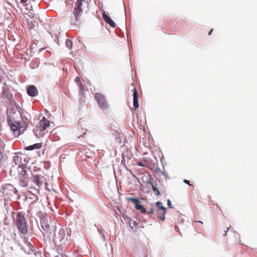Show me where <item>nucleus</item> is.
I'll return each mask as SVG.
<instances>
[{
	"label": "nucleus",
	"instance_id": "obj_1",
	"mask_svg": "<svg viewBox=\"0 0 257 257\" xmlns=\"http://www.w3.org/2000/svg\"><path fill=\"white\" fill-rule=\"evenodd\" d=\"M70 235L71 231L67 228H61L55 233L53 241L57 250L63 251L69 248L72 242Z\"/></svg>",
	"mask_w": 257,
	"mask_h": 257
},
{
	"label": "nucleus",
	"instance_id": "obj_2",
	"mask_svg": "<svg viewBox=\"0 0 257 257\" xmlns=\"http://www.w3.org/2000/svg\"><path fill=\"white\" fill-rule=\"evenodd\" d=\"M52 222L46 217H42L40 220V225L42 229L43 235L48 239H50L52 232L55 231L56 219L53 217Z\"/></svg>",
	"mask_w": 257,
	"mask_h": 257
},
{
	"label": "nucleus",
	"instance_id": "obj_3",
	"mask_svg": "<svg viewBox=\"0 0 257 257\" xmlns=\"http://www.w3.org/2000/svg\"><path fill=\"white\" fill-rule=\"evenodd\" d=\"M12 213L16 214L15 216H13V218L14 224L18 228L19 231L24 235L26 234L28 232V229L24 214L22 212L15 213L14 212Z\"/></svg>",
	"mask_w": 257,
	"mask_h": 257
},
{
	"label": "nucleus",
	"instance_id": "obj_4",
	"mask_svg": "<svg viewBox=\"0 0 257 257\" xmlns=\"http://www.w3.org/2000/svg\"><path fill=\"white\" fill-rule=\"evenodd\" d=\"M19 173L18 177L20 180V184L23 187H26L28 185L29 176L26 170L21 167L13 166L10 171L11 176L16 177V172Z\"/></svg>",
	"mask_w": 257,
	"mask_h": 257
},
{
	"label": "nucleus",
	"instance_id": "obj_5",
	"mask_svg": "<svg viewBox=\"0 0 257 257\" xmlns=\"http://www.w3.org/2000/svg\"><path fill=\"white\" fill-rule=\"evenodd\" d=\"M12 130L14 132V135L18 136L20 135L21 131H23L26 130V125H22L20 122L18 121H15L12 123L11 126Z\"/></svg>",
	"mask_w": 257,
	"mask_h": 257
},
{
	"label": "nucleus",
	"instance_id": "obj_6",
	"mask_svg": "<svg viewBox=\"0 0 257 257\" xmlns=\"http://www.w3.org/2000/svg\"><path fill=\"white\" fill-rule=\"evenodd\" d=\"M95 98L97 100L99 107L102 109H105L107 108V103L103 94L98 92L96 93L95 94Z\"/></svg>",
	"mask_w": 257,
	"mask_h": 257
},
{
	"label": "nucleus",
	"instance_id": "obj_7",
	"mask_svg": "<svg viewBox=\"0 0 257 257\" xmlns=\"http://www.w3.org/2000/svg\"><path fill=\"white\" fill-rule=\"evenodd\" d=\"M156 206L157 207L156 211L157 212L159 218L163 221L165 220L166 208L163 205L162 203L160 201L156 203Z\"/></svg>",
	"mask_w": 257,
	"mask_h": 257
},
{
	"label": "nucleus",
	"instance_id": "obj_8",
	"mask_svg": "<svg viewBox=\"0 0 257 257\" xmlns=\"http://www.w3.org/2000/svg\"><path fill=\"white\" fill-rule=\"evenodd\" d=\"M50 126V122L45 117H43V119L39 122L37 125L38 129L41 132L45 131L48 132V130Z\"/></svg>",
	"mask_w": 257,
	"mask_h": 257
},
{
	"label": "nucleus",
	"instance_id": "obj_9",
	"mask_svg": "<svg viewBox=\"0 0 257 257\" xmlns=\"http://www.w3.org/2000/svg\"><path fill=\"white\" fill-rule=\"evenodd\" d=\"M21 246L22 249L27 254L31 253L33 250V245L27 240H25Z\"/></svg>",
	"mask_w": 257,
	"mask_h": 257
},
{
	"label": "nucleus",
	"instance_id": "obj_10",
	"mask_svg": "<svg viewBox=\"0 0 257 257\" xmlns=\"http://www.w3.org/2000/svg\"><path fill=\"white\" fill-rule=\"evenodd\" d=\"M102 17L104 21L110 25L112 28H115L116 27V25L115 23L112 20V19L106 14L104 11H103L102 13Z\"/></svg>",
	"mask_w": 257,
	"mask_h": 257
},
{
	"label": "nucleus",
	"instance_id": "obj_11",
	"mask_svg": "<svg viewBox=\"0 0 257 257\" xmlns=\"http://www.w3.org/2000/svg\"><path fill=\"white\" fill-rule=\"evenodd\" d=\"M133 105L135 109H137L139 107L138 102V93L137 89L134 86L133 90Z\"/></svg>",
	"mask_w": 257,
	"mask_h": 257
},
{
	"label": "nucleus",
	"instance_id": "obj_12",
	"mask_svg": "<svg viewBox=\"0 0 257 257\" xmlns=\"http://www.w3.org/2000/svg\"><path fill=\"white\" fill-rule=\"evenodd\" d=\"M27 93L29 95L34 97L38 94V90L34 85L29 86L27 89Z\"/></svg>",
	"mask_w": 257,
	"mask_h": 257
},
{
	"label": "nucleus",
	"instance_id": "obj_13",
	"mask_svg": "<svg viewBox=\"0 0 257 257\" xmlns=\"http://www.w3.org/2000/svg\"><path fill=\"white\" fill-rule=\"evenodd\" d=\"M32 181L35 184L40 187L42 185V181L40 179V176L37 175H33L32 177Z\"/></svg>",
	"mask_w": 257,
	"mask_h": 257
},
{
	"label": "nucleus",
	"instance_id": "obj_14",
	"mask_svg": "<svg viewBox=\"0 0 257 257\" xmlns=\"http://www.w3.org/2000/svg\"><path fill=\"white\" fill-rule=\"evenodd\" d=\"M80 1H77L76 3L75 7L74 8V14L76 18H77V17L79 16V14L81 13V10L80 8V5H79V2Z\"/></svg>",
	"mask_w": 257,
	"mask_h": 257
},
{
	"label": "nucleus",
	"instance_id": "obj_15",
	"mask_svg": "<svg viewBox=\"0 0 257 257\" xmlns=\"http://www.w3.org/2000/svg\"><path fill=\"white\" fill-rule=\"evenodd\" d=\"M230 227L231 225L230 224L229 226H222L220 228V233L222 234L223 236H225Z\"/></svg>",
	"mask_w": 257,
	"mask_h": 257
},
{
	"label": "nucleus",
	"instance_id": "obj_16",
	"mask_svg": "<svg viewBox=\"0 0 257 257\" xmlns=\"http://www.w3.org/2000/svg\"><path fill=\"white\" fill-rule=\"evenodd\" d=\"M41 148V144H35L33 145H31L26 148V150H33L34 149H40Z\"/></svg>",
	"mask_w": 257,
	"mask_h": 257
},
{
	"label": "nucleus",
	"instance_id": "obj_17",
	"mask_svg": "<svg viewBox=\"0 0 257 257\" xmlns=\"http://www.w3.org/2000/svg\"><path fill=\"white\" fill-rule=\"evenodd\" d=\"M135 208L137 210H140L142 213H146L147 210L146 208L142 205L140 204V202L137 204L135 206Z\"/></svg>",
	"mask_w": 257,
	"mask_h": 257
},
{
	"label": "nucleus",
	"instance_id": "obj_18",
	"mask_svg": "<svg viewBox=\"0 0 257 257\" xmlns=\"http://www.w3.org/2000/svg\"><path fill=\"white\" fill-rule=\"evenodd\" d=\"M126 200L133 203L135 206L140 202L139 199L136 198L127 197L126 198Z\"/></svg>",
	"mask_w": 257,
	"mask_h": 257
},
{
	"label": "nucleus",
	"instance_id": "obj_19",
	"mask_svg": "<svg viewBox=\"0 0 257 257\" xmlns=\"http://www.w3.org/2000/svg\"><path fill=\"white\" fill-rule=\"evenodd\" d=\"M152 187L153 191L156 194V195L160 196L161 195L160 192L153 183H152Z\"/></svg>",
	"mask_w": 257,
	"mask_h": 257
},
{
	"label": "nucleus",
	"instance_id": "obj_20",
	"mask_svg": "<svg viewBox=\"0 0 257 257\" xmlns=\"http://www.w3.org/2000/svg\"><path fill=\"white\" fill-rule=\"evenodd\" d=\"M66 45L69 49H71L72 47V42L70 40L67 39L66 41Z\"/></svg>",
	"mask_w": 257,
	"mask_h": 257
},
{
	"label": "nucleus",
	"instance_id": "obj_21",
	"mask_svg": "<svg viewBox=\"0 0 257 257\" xmlns=\"http://www.w3.org/2000/svg\"><path fill=\"white\" fill-rule=\"evenodd\" d=\"M130 224L132 228H133V226L136 227L138 225L137 223L134 220L131 221Z\"/></svg>",
	"mask_w": 257,
	"mask_h": 257
},
{
	"label": "nucleus",
	"instance_id": "obj_22",
	"mask_svg": "<svg viewBox=\"0 0 257 257\" xmlns=\"http://www.w3.org/2000/svg\"><path fill=\"white\" fill-rule=\"evenodd\" d=\"M167 204H168V206L169 208H173V207L172 206V204H171V201L170 200V199H168L167 200Z\"/></svg>",
	"mask_w": 257,
	"mask_h": 257
},
{
	"label": "nucleus",
	"instance_id": "obj_23",
	"mask_svg": "<svg viewBox=\"0 0 257 257\" xmlns=\"http://www.w3.org/2000/svg\"><path fill=\"white\" fill-rule=\"evenodd\" d=\"M156 210H155L153 208H151V210H150V211L148 213V214H153L154 213V212Z\"/></svg>",
	"mask_w": 257,
	"mask_h": 257
},
{
	"label": "nucleus",
	"instance_id": "obj_24",
	"mask_svg": "<svg viewBox=\"0 0 257 257\" xmlns=\"http://www.w3.org/2000/svg\"><path fill=\"white\" fill-rule=\"evenodd\" d=\"M137 165L139 166L144 167L145 166L144 164L142 162H137Z\"/></svg>",
	"mask_w": 257,
	"mask_h": 257
},
{
	"label": "nucleus",
	"instance_id": "obj_25",
	"mask_svg": "<svg viewBox=\"0 0 257 257\" xmlns=\"http://www.w3.org/2000/svg\"><path fill=\"white\" fill-rule=\"evenodd\" d=\"M184 182L191 186V185L190 184V181L189 180L185 179L184 180Z\"/></svg>",
	"mask_w": 257,
	"mask_h": 257
},
{
	"label": "nucleus",
	"instance_id": "obj_26",
	"mask_svg": "<svg viewBox=\"0 0 257 257\" xmlns=\"http://www.w3.org/2000/svg\"><path fill=\"white\" fill-rule=\"evenodd\" d=\"M162 173L164 175V176L166 178H168V175H167V174L166 173L162 172Z\"/></svg>",
	"mask_w": 257,
	"mask_h": 257
},
{
	"label": "nucleus",
	"instance_id": "obj_27",
	"mask_svg": "<svg viewBox=\"0 0 257 257\" xmlns=\"http://www.w3.org/2000/svg\"><path fill=\"white\" fill-rule=\"evenodd\" d=\"M79 86L80 90H82L83 86L81 83L79 84Z\"/></svg>",
	"mask_w": 257,
	"mask_h": 257
},
{
	"label": "nucleus",
	"instance_id": "obj_28",
	"mask_svg": "<svg viewBox=\"0 0 257 257\" xmlns=\"http://www.w3.org/2000/svg\"><path fill=\"white\" fill-rule=\"evenodd\" d=\"M75 81L77 83H78V82H79V81H80L79 78V77H77L75 78Z\"/></svg>",
	"mask_w": 257,
	"mask_h": 257
},
{
	"label": "nucleus",
	"instance_id": "obj_29",
	"mask_svg": "<svg viewBox=\"0 0 257 257\" xmlns=\"http://www.w3.org/2000/svg\"><path fill=\"white\" fill-rule=\"evenodd\" d=\"M28 0H21V3L22 4L26 3Z\"/></svg>",
	"mask_w": 257,
	"mask_h": 257
},
{
	"label": "nucleus",
	"instance_id": "obj_30",
	"mask_svg": "<svg viewBox=\"0 0 257 257\" xmlns=\"http://www.w3.org/2000/svg\"><path fill=\"white\" fill-rule=\"evenodd\" d=\"M77 1H80V2H79V5H80V7H81V4H82V2L83 0H77Z\"/></svg>",
	"mask_w": 257,
	"mask_h": 257
},
{
	"label": "nucleus",
	"instance_id": "obj_31",
	"mask_svg": "<svg viewBox=\"0 0 257 257\" xmlns=\"http://www.w3.org/2000/svg\"><path fill=\"white\" fill-rule=\"evenodd\" d=\"M19 159V157H17V156H15V157H14V159L15 160V161H16V160H17V159Z\"/></svg>",
	"mask_w": 257,
	"mask_h": 257
},
{
	"label": "nucleus",
	"instance_id": "obj_32",
	"mask_svg": "<svg viewBox=\"0 0 257 257\" xmlns=\"http://www.w3.org/2000/svg\"><path fill=\"white\" fill-rule=\"evenodd\" d=\"M212 31H213V29H211V30H210V31L209 32V33H208V35H209V36H210V35L211 34V33L212 32Z\"/></svg>",
	"mask_w": 257,
	"mask_h": 257
},
{
	"label": "nucleus",
	"instance_id": "obj_33",
	"mask_svg": "<svg viewBox=\"0 0 257 257\" xmlns=\"http://www.w3.org/2000/svg\"><path fill=\"white\" fill-rule=\"evenodd\" d=\"M197 222H198L201 223L202 224L203 223H202L201 221H197Z\"/></svg>",
	"mask_w": 257,
	"mask_h": 257
}]
</instances>
